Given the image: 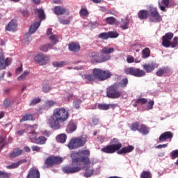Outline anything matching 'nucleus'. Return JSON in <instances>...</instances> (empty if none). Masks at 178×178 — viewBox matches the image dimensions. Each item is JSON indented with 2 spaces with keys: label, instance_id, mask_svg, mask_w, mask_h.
Segmentation results:
<instances>
[{
  "label": "nucleus",
  "instance_id": "obj_58",
  "mask_svg": "<svg viewBox=\"0 0 178 178\" xmlns=\"http://www.w3.org/2000/svg\"><path fill=\"white\" fill-rule=\"evenodd\" d=\"M173 40H174V42H171V44H170L171 48H175L177 44L178 37H175Z\"/></svg>",
  "mask_w": 178,
  "mask_h": 178
},
{
  "label": "nucleus",
  "instance_id": "obj_38",
  "mask_svg": "<svg viewBox=\"0 0 178 178\" xmlns=\"http://www.w3.org/2000/svg\"><path fill=\"white\" fill-rule=\"evenodd\" d=\"M29 138L31 140L32 143H35V141L37 140V132L35 131H31L29 132Z\"/></svg>",
  "mask_w": 178,
  "mask_h": 178
},
{
  "label": "nucleus",
  "instance_id": "obj_25",
  "mask_svg": "<svg viewBox=\"0 0 178 178\" xmlns=\"http://www.w3.org/2000/svg\"><path fill=\"white\" fill-rule=\"evenodd\" d=\"M67 138V136L65 134H61L56 136V140L58 143H61L63 144L66 143V139Z\"/></svg>",
  "mask_w": 178,
  "mask_h": 178
},
{
  "label": "nucleus",
  "instance_id": "obj_47",
  "mask_svg": "<svg viewBox=\"0 0 178 178\" xmlns=\"http://www.w3.org/2000/svg\"><path fill=\"white\" fill-rule=\"evenodd\" d=\"M101 58L102 59L100 60V62H106V60H109V59H111V56L109 54H102Z\"/></svg>",
  "mask_w": 178,
  "mask_h": 178
},
{
  "label": "nucleus",
  "instance_id": "obj_40",
  "mask_svg": "<svg viewBox=\"0 0 178 178\" xmlns=\"http://www.w3.org/2000/svg\"><path fill=\"white\" fill-rule=\"evenodd\" d=\"M49 40H51V41L54 44V45H56V44H58V42L59 36H58L56 35H51L49 37Z\"/></svg>",
  "mask_w": 178,
  "mask_h": 178
},
{
  "label": "nucleus",
  "instance_id": "obj_32",
  "mask_svg": "<svg viewBox=\"0 0 178 178\" xmlns=\"http://www.w3.org/2000/svg\"><path fill=\"white\" fill-rule=\"evenodd\" d=\"M138 16L140 20H144V19H147V17H148V12L145 10H141L138 12Z\"/></svg>",
  "mask_w": 178,
  "mask_h": 178
},
{
  "label": "nucleus",
  "instance_id": "obj_53",
  "mask_svg": "<svg viewBox=\"0 0 178 178\" xmlns=\"http://www.w3.org/2000/svg\"><path fill=\"white\" fill-rule=\"evenodd\" d=\"M170 156L172 159H176V158H178V149L173 150L170 153Z\"/></svg>",
  "mask_w": 178,
  "mask_h": 178
},
{
  "label": "nucleus",
  "instance_id": "obj_29",
  "mask_svg": "<svg viewBox=\"0 0 178 178\" xmlns=\"http://www.w3.org/2000/svg\"><path fill=\"white\" fill-rule=\"evenodd\" d=\"M90 58H91V60H93V62H97V63L101 62V60H99V54L97 52L92 53L90 55Z\"/></svg>",
  "mask_w": 178,
  "mask_h": 178
},
{
  "label": "nucleus",
  "instance_id": "obj_30",
  "mask_svg": "<svg viewBox=\"0 0 178 178\" xmlns=\"http://www.w3.org/2000/svg\"><path fill=\"white\" fill-rule=\"evenodd\" d=\"M163 3V5H162ZM162 3H159V8L163 12H166V6H169V0H162Z\"/></svg>",
  "mask_w": 178,
  "mask_h": 178
},
{
  "label": "nucleus",
  "instance_id": "obj_12",
  "mask_svg": "<svg viewBox=\"0 0 178 178\" xmlns=\"http://www.w3.org/2000/svg\"><path fill=\"white\" fill-rule=\"evenodd\" d=\"M98 37L101 38V40H108V38H118L119 37V33L116 31L103 32L99 34Z\"/></svg>",
  "mask_w": 178,
  "mask_h": 178
},
{
  "label": "nucleus",
  "instance_id": "obj_35",
  "mask_svg": "<svg viewBox=\"0 0 178 178\" xmlns=\"http://www.w3.org/2000/svg\"><path fill=\"white\" fill-rule=\"evenodd\" d=\"M29 74H30V71L26 70L23 72L22 74H21L17 78V80H18V81H23L26 80V77H27V76H29Z\"/></svg>",
  "mask_w": 178,
  "mask_h": 178
},
{
  "label": "nucleus",
  "instance_id": "obj_16",
  "mask_svg": "<svg viewBox=\"0 0 178 178\" xmlns=\"http://www.w3.org/2000/svg\"><path fill=\"white\" fill-rule=\"evenodd\" d=\"M9 65H10V58H7L5 59L3 55L0 53V70H5Z\"/></svg>",
  "mask_w": 178,
  "mask_h": 178
},
{
  "label": "nucleus",
  "instance_id": "obj_8",
  "mask_svg": "<svg viewBox=\"0 0 178 178\" xmlns=\"http://www.w3.org/2000/svg\"><path fill=\"white\" fill-rule=\"evenodd\" d=\"M149 13L150 17L149 18V22L151 23H159V22H162V17L158 13L156 8L150 7Z\"/></svg>",
  "mask_w": 178,
  "mask_h": 178
},
{
  "label": "nucleus",
  "instance_id": "obj_42",
  "mask_svg": "<svg viewBox=\"0 0 178 178\" xmlns=\"http://www.w3.org/2000/svg\"><path fill=\"white\" fill-rule=\"evenodd\" d=\"M92 175H94V170L92 169H90V168H87L85 171L84 173V176L85 177H91V176H92Z\"/></svg>",
  "mask_w": 178,
  "mask_h": 178
},
{
  "label": "nucleus",
  "instance_id": "obj_18",
  "mask_svg": "<svg viewBox=\"0 0 178 178\" xmlns=\"http://www.w3.org/2000/svg\"><path fill=\"white\" fill-rule=\"evenodd\" d=\"M26 178H40V171L34 168H31Z\"/></svg>",
  "mask_w": 178,
  "mask_h": 178
},
{
  "label": "nucleus",
  "instance_id": "obj_21",
  "mask_svg": "<svg viewBox=\"0 0 178 178\" xmlns=\"http://www.w3.org/2000/svg\"><path fill=\"white\" fill-rule=\"evenodd\" d=\"M16 27H17V24H16V21L13 19L6 26V30H7V31H15Z\"/></svg>",
  "mask_w": 178,
  "mask_h": 178
},
{
  "label": "nucleus",
  "instance_id": "obj_11",
  "mask_svg": "<svg viewBox=\"0 0 178 178\" xmlns=\"http://www.w3.org/2000/svg\"><path fill=\"white\" fill-rule=\"evenodd\" d=\"M127 74H131L135 77H143L145 76V71L140 70V68L129 67L126 70Z\"/></svg>",
  "mask_w": 178,
  "mask_h": 178
},
{
  "label": "nucleus",
  "instance_id": "obj_22",
  "mask_svg": "<svg viewBox=\"0 0 178 178\" xmlns=\"http://www.w3.org/2000/svg\"><path fill=\"white\" fill-rule=\"evenodd\" d=\"M138 131L139 133H140V134H143V136H147V134H149V129L147 128L145 124H142L139 127Z\"/></svg>",
  "mask_w": 178,
  "mask_h": 178
},
{
  "label": "nucleus",
  "instance_id": "obj_31",
  "mask_svg": "<svg viewBox=\"0 0 178 178\" xmlns=\"http://www.w3.org/2000/svg\"><path fill=\"white\" fill-rule=\"evenodd\" d=\"M45 143H47V138L44 136H39L38 138H36L35 141V144H38L39 145H44Z\"/></svg>",
  "mask_w": 178,
  "mask_h": 178
},
{
  "label": "nucleus",
  "instance_id": "obj_48",
  "mask_svg": "<svg viewBox=\"0 0 178 178\" xmlns=\"http://www.w3.org/2000/svg\"><path fill=\"white\" fill-rule=\"evenodd\" d=\"M81 104V100L79 99H76L74 100V106L76 109H79V108H80Z\"/></svg>",
  "mask_w": 178,
  "mask_h": 178
},
{
  "label": "nucleus",
  "instance_id": "obj_50",
  "mask_svg": "<svg viewBox=\"0 0 178 178\" xmlns=\"http://www.w3.org/2000/svg\"><path fill=\"white\" fill-rule=\"evenodd\" d=\"M84 79L88 80V81H93L94 79H95V75L92 74H85Z\"/></svg>",
  "mask_w": 178,
  "mask_h": 178
},
{
  "label": "nucleus",
  "instance_id": "obj_17",
  "mask_svg": "<svg viewBox=\"0 0 178 178\" xmlns=\"http://www.w3.org/2000/svg\"><path fill=\"white\" fill-rule=\"evenodd\" d=\"M143 67L144 70H145L146 73H151V72H154V70L158 67V64L154 62H152L149 63L144 64Z\"/></svg>",
  "mask_w": 178,
  "mask_h": 178
},
{
  "label": "nucleus",
  "instance_id": "obj_2",
  "mask_svg": "<svg viewBox=\"0 0 178 178\" xmlns=\"http://www.w3.org/2000/svg\"><path fill=\"white\" fill-rule=\"evenodd\" d=\"M68 118L69 113L66 111V109L58 108L54 111L53 115L47 120V123L54 130H59L63 127L62 124Z\"/></svg>",
  "mask_w": 178,
  "mask_h": 178
},
{
  "label": "nucleus",
  "instance_id": "obj_61",
  "mask_svg": "<svg viewBox=\"0 0 178 178\" xmlns=\"http://www.w3.org/2000/svg\"><path fill=\"white\" fill-rule=\"evenodd\" d=\"M156 76H158L159 77H162V76H163V71H162L161 68H159L156 72Z\"/></svg>",
  "mask_w": 178,
  "mask_h": 178
},
{
  "label": "nucleus",
  "instance_id": "obj_55",
  "mask_svg": "<svg viewBox=\"0 0 178 178\" xmlns=\"http://www.w3.org/2000/svg\"><path fill=\"white\" fill-rule=\"evenodd\" d=\"M79 14L82 15V16H88V10L86 8H81L79 11Z\"/></svg>",
  "mask_w": 178,
  "mask_h": 178
},
{
  "label": "nucleus",
  "instance_id": "obj_41",
  "mask_svg": "<svg viewBox=\"0 0 178 178\" xmlns=\"http://www.w3.org/2000/svg\"><path fill=\"white\" fill-rule=\"evenodd\" d=\"M140 178H152V175L149 171H143L140 175Z\"/></svg>",
  "mask_w": 178,
  "mask_h": 178
},
{
  "label": "nucleus",
  "instance_id": "obj_6",
  "mask_svg": "<svg viewBox=\"0 0 178 178\" xmlns=\"http://www.w3.org/2000/svg\"><path fill=\"white\" fill-rule=\"evenodd\" d=\"M106 95L108 98H111L112 99H116L122 95V92L118 90V85H111L107 88Z\"/></svg>",
  "mask_w": 178,
  "mask_h": 178
},
{
  "label": "nucleus",
  "instance_id": "obj_49",
  "mask_svg": "<svg viewBox=\"0 0 178 178\" xmlns=\"http://www.w3.org/2000/svg\"><path fill=\"white\" fill-rule=\"evenodd\" d=\"M40 102H41V99L40 98H36V99H33L31 103H30V106H34V105H37V104H40Z\"/></svg>",
  "mask_w": 178,
  "mask_h": 178
},
{
  "label": "nucleus",
  "instance_id": "obj_27",
  "mask_svg": "<svg viewBox=\"0 0 178 178\" xmlns=\"http://www.w3.org/2000/svg\"><path fill=\"white\" fill-rule=\"evenodd\" d=\"M23 150L15 148L13 151L10 154V158H16V156H19V155H22Z\"/></svg>",
  "mask_w": 178,
  "mask_h": 178
},
{
  "label": "nucleus",
  "instance_id": "obj_9",
  "mask_svg": "<svg viewBox=\"0 0 178 178\" xmlns=\"http://www.w3.org/2000/svg\"><path fill=\"white\" fill-rule=\"evenodd\" d=\"M62 162H63V159L60 157L49 156L44 161L45 165L44 166V169H45V168H52L55 164L59 165V163H62Z\"/></svg>",
  "mask_w": 178,
  "mask_h": 178
},
{
  "label": "nucleus",
  "instance_id": "obj_4",
  "mask_svg": "<svg viewBox=\"0 0 178 178\" xmlns=\"http://www.w3.org/2000/svg\"><path fill=\"white\" fill-rule=\"evenodd\" d=\"M87 143V136L83 135L79 138H72L67 145L70 149H76V148H80L84 147Z\"/></svg>",
  "mask_w": 178,
  "mask_h": 178
},
{
  "label": "nucleus",
  "instance_id": "obj_57",
  "mask_svg": "<svg viewBox=\"0 0 178 178\" xmlns=\"http://www.w3.org/2000/svg\"><path fill=\"white\" fill-rule=\"evenodd\" d=\"M0 178H9V174L0 171Z\"/></svg>",
  "mask_w": 178,
  "mask_h": 178
},
{
  "label": "nucleus",
  "instance_id": "obj_5",
  "mask_svg": "<svg viewBox=\"0 0 178 178\" xmlns=\"http://www.w3.org/2000/svg\"><path fill=\"white\" fill-rule=\"evenodd\" d=\"M92 72L95 77L99 79L101 81L108 80V79H110V77L112 76V72L108 70H103L101 68H95Z\"/></svg>",
  "mask_w": 178,
  "mask_h": 178
},
{
  "label": "nucleus",
  "instance_id": "obj_46",
  "mask_svg": "<svg viewBox=\"0 0 178 178\" xmlns=\"http://www.w3.org/2000/svg\"><path fill=\"white\" fill-rule=\"evenodd\" d=\"M37 12L38 13L39 19H40V20H44V19H45V13H44V10L38 9Z\"/></svg>",
  "mask_w": 178,
  "mask_h": 178
},
{
  "label": "nucleus",
  "instance_id": "obj_14",
  "mask_svg": "<svg viewBox=\"0 0 178 178\" xmlns=\"http://www.w3.org/2000/svg\"><path fill=\"white\" fill-rule=\"evenodd\" d=\"M173 38V33H167L165 35L163 36L162 38V44L163 47H165V48H169L170 45L172 44V42H170V40Z\"/></svg>",
  "mask_w": 178,
  "mask_h": 178
},
{
  "label": "nucleus",
  "instance_id": "obj_3",
  "mask_svg": "<svg viewBox=\"0 0 178 178\" xmlns=\"http://www.w3.org/2000/svg\"><path fill=\"white\" fill-rule=\"evenodd\" d=\"M122 148V143L113 144L106 146L102 149V152L105 154H113L117 152L118 155H122L123 154H129L134 149V147L132 145H128ZM120 149V150H119Z\"/></svg>",
  "mask_w": 178,
  "mask_h": 178
},
{
  "label": "nucleus",
  "instance_id": "obj_44",
  "mask_svg": "<svg viewBox=\"0 0 178 178\" xmlns=\"http://www.w3.org/2000/svg\"><path fill=\"white\" fill-rule=\"evenodd\" d=\"M52 88H51V86H49V84L48 83H44L42 87V90L43 91V92H49V91H51Z\"/></svg>",
  "mask_w": 178,
  "mask_h": 178
},
{
  "label": "nucleus",
  "instance_id": "obj_54",
  "mask_svg": "<svg viewBox=\"0 0 178 178\" xmlns=\"http://www.w3.org/2000/svg\"><path fill=\"white\" fill-rule=\"evenodd\" d=\"M46 106H49V108L54 106L56 105V102H54L53 100H49L45 102Z\"/></svg>",
  "mask_w": 178,
  "mask_h": 178
},
{
  "label": "nucleus",
  "instance_id": "obj_37",
  "mask_svg": "<svg viewBox=\"0 0 178 178\" xmlns=\"http://www.w3.org/2000/svg\"><path fill=\"white\" fill-rule=\"evenodd\" d=\"M58 20L60 24L66 25V24H70V18L68 19H64L62 17H58Z\"/></svg>",
  "mask_w": 178,
  "mask_h": 178
},
{
  "label": "nucleus",
  "instance_id": "obj_28",
  "mask_svg": "<svg viewBox=\"0 0 178 178\" xmlns=\"http://www.w3.org/2000/svg\"><path fill=\"white\" fill-rule=\"evenodd\" d=\"M106 22L107 24H111V26H118V21L113 17H108L106 18Z\"/></svg>",
  "mask_w": 178,
  "mask_h": 178
},
{
  "label": "nucleus",
  "instance_id": "obj_60",
  "mask_svg": "<svg viewBox=\"0 0 178 178\" xmlns=\"http://www.w3.org/2000/svg\"><path fill=\"white\" fill-rule=\"evenodd\" d=\"M99 122V118H98V117L95 116L92 118V123L95 126H97V124H98V123Z\"/></svg>",
  "mask_w": 178,
  "mask_h": 178
},
{
  "label": "nucleus",
  "instance_id": "obj_59",
  "mask_svg": "<svg viewBox=\"0 0 178 178\" xmlns=\"http://www.w3.org/2000/svg\"><path fill=\"white\" fill-rule=\"evenodd\" d=\"M40 51H42V52H48V45L44 44L40 47Z\"/></svg>",
  "mask_w": 178,
  "mask_h": 178
},
{
  "label": "nucleus",
  "instance_id": "obj_39",
  "mask_svg": "<svg viewBox=\"0 0 178 178\" xmlns=\"http://www.w3.org/2000/svg\"><path fill=\"white\" fill-rule=\"evenodd\" d=\"M52 65L54 67H63L66 65V63L65 61H54Z\"/></svg>",
  "mask_w": 178,
  "mask_h": 178
},
{
  "label": "nucleus",
  "instance_id": "obj_24",
  "mask_svg": "<svg viewBox=\"0 0 178 178\" xmlns=\"http://www.w3.org/2000/svg\"><path fill=\"white\" fill-rule=\"evenodd\" d=\"M26 162H27L26 159H22V160H20V161H19L16 163H14L11 165H8L7 168L8 169H16V168H19V166H20V164L26 163Z\"/></svg>",
  "mask_w": 178,
  "mask_h": 178
},
{
  "label": "nucleus",
  "instance_id": "obj_13",
  "mask_svg": "<svg viewBox=\"0 0 178 178\" xmlns=\"http://www.w3.org/2000/svg\"><path fill=\"white\" fill-rule=\"evenodd\" d=\"M172 138H173V133L170 131H165L160 135L157 143H165V141L168 140H169V141H172Z\"/></svg>",
  "mask_w": 178,
  "mask_h": 178
},
{
  "label": "nucleus",
  "instance_id": "obj_26",
  "mask_svg": "<svg viewBox=\"0 0 178 178\" xmlns=\"http://www.w3.org/2000/svg\"><path fill=\"white\" fill-rule=\"evenodd\" d=\"M76 129L77 127L76 126V124L73 122H70L67 127V133H73V131H76Z\"/></svg>",
  "mask_w": 178,
  "mask_h": 178
},
{
  "label": "nucleus",
  "instance_id": "obj_34",
  "mask_svg": "<svg viewBox=\"0 0 178 178\" xmlns=\"http://www.w3.org/2000/svg\"><path fill=\"white\" fill-rule=\"evenodd\" d=\"M115 51V49L113 47H104L102 50L101 52L102 54L104 55H109V54H113V52Z\"/></svg>",
  "mask_w": 178,
  "mask_h": 178
},
{
  "label": "nucleus",
  "instance_id": "obj_51",
  "mask_svg": "<svg viewBox=\"0 0 178 178\" xmlns=\"http://www.w3.org/2000/svg\"><path fill=\"white\" fill-rule=\"evenodd\" d=\"M129 83V80L127 79H122L120 83V87H127V84Z\"/></svg>",
  "mask_w": 178,
  "mask_h": 178
},
{
  "label": "nucleus",
  "instance_id": "obj_7",
  "mask_svg": "<svg viewBox=\"0 0 178 178\" xmlns=\"http://www.w3.org/2000/svg\"><path fill=\"white\" fill-rule=\"evenodd\" d=\"M40 26H41V21L36 22L33 23L32 25H31L29 28V32L26 33L24 35V40L25 42H30V41H31V34H34V33L37 31Z\"/></svg>",
  "mask_w": 178,
  "mask_h": 178
},
{
  "label": "nucleus",
  "instance_id": "obj_36",
  "mask_svg": "<svg viewBox=\"0 0 178 178\" xmlns=\"http://www.w3.org/2000/svg\"><path fill=\"white\" fill-rule=\"evenodd\" d=\"M12 104H13V101L12 99L9 98L6 99L3 103V108H4V109H6L7 108H9L10 105H12Z\"/></svg>",
  "mask_w": 178,
  "mask_h": 178
},
{
  "label": "nucleus",
  "instance_id": "obj_19",
  "mask_svg": "<svg viewBox=\"0 0 178 178\" xmlns=\"http://www.w3.org/2000/svg\"><path fill=\"white\" fill-rule=\"evenodd\" d=\"M129 24L130 20H129L127 18L122 19L121 22L118 21L117 22V26H120V29L122 30H127Z\"/></svg>",
  "mask_w": 178,
  "mask_h": 178
},
{
  "label": "nucleus",
  "instance_id": "obj_45",
  "mask_svg": "<svg viewBox=\"0 0 178 178\" xmlns=\"http://www.w3.org/2000/svg\"><path fill=\"white\" fill-rule=\"evenodd\" d=\"M0 148L3 149L6 145H8V143L5 140V138L3 136H0Z\"/></svg>",
  "mask_w": 178,
  "mask_h": 178
},
{
  "label": "nucleus",
  "instance_id": "obj_10",
  "mask_svg": "<svg viewBox=\"0 0 178 178\" xmlns=\"http://www.w3.org/2000/svg\"><path fill=\"white\" fill-rule=\"evenodd\" d=\"M35 60L37 62L40 66H44V65H47L49 63V60H51V58L48 56L44 55L42 53H39L35 57Z\"/></svg>",
  "mask_w": 178,
  "mask_h": 178
},
{
  "label": "nucleus",
  "instance_id": "obj_1",
  "mask_svg": "<svg viewBox=\"0 0 178 178\" xmlns=\"http://www.w3.org/2000/svg\"><path fill=\"white\" fill-rule=\"evenodd\" d=\"M72 159V165L63 168V172L67 175L70 173H77L81 170V166L83 163L84 165H88L90 163V150H82L79 152H74L70 155Z\"/></svg>",
  "mask_w": 178,
  "mask_h": 178
},
{
  "label": "nucleus",
  "instance_id": "obj_43",
  "mask_svg": "<svg viewBox=\"0 0 178 178\" xmlns=\"http://www.w3.org/2000/svg\"><path fill=\"white\" fill-rule=\"evenodd\" d=\"M140 129V124L138 122L132 123L131 125V130L132 131H138Z\"/></svg>",
  "mask_w": 178,
  "mask_h": 178
},
{
  "label": "nucleus",
  "instance_id": "obj_23",
  "mask_svg": "<svg viewBox=\"0 0 178 178\" xmlns=\"http://www.w3.org/2000/svg\"><path fill=\"white\" fill-rule=\"evenodd\" d=\"M69 49L72 52H79L80 51V44L79 43L72 42L69 44Z\"/></svg>",
  "mask_w": 178,
  "mask_h": 178
},
{
  "label": "nucleus",
  "instance_id": "obj_15",
  "mask_svg": "<svg viewBox=\"0 0 178 178\" xmlns=\"http://www.w3.org/2000/svg\"><path fill=\"white\" fill-rule=\"evenodd\" d=\"M54 13L57 16H62V15H69L70 12L69 11V10H67V8H66L63 6H56L54 8Z\"/></svg>",
  "mask_w": 178,
  "mask_h": 178
},
{
  "label": "nucleus",
  "instance_id": "obj_64",
  "mask_svg": "<svg viewBox=\"0 0 178 178\" xmlns=\"http://www.w3.org/2000/svg\"><path fill=\"white\" fill-rule=\"evenodd\" d=\"M168 147V144L159 145L156 146L157 149H162V148H166Z\"/></svg>",
  "mask_w": 178,
  "mask_h": 178
},
{
  "label": "nucleus",
  "instance_id": "obj_20",
  "mask_svg": "<svg viewBox=\"0 0 178 178\" xmlns=\"http://www.w3.org/2000/svg\"><path fill=\"white\" fill-rule=\"evenodd\" d=\"M116 106H118L115 104H99L97 108L100 111H108V109H115Z\"/></svg>",
  "mask_w": 178,
  "mask_h": 178
},
{
  "label": "nucleus",
  "instance_id": "obj_52",
  "mask_svg": "<svg viewBox=\"0 0 178 178\" xmlns=\"http://www.w3.org/2000/svg\"><path fill=\"white\" fill-rule=\"evenodd\" d=\"M148 101L145 98H140L136 100V104H142V105H144V104H147Z\"/></svg>",
  "mask_w": 178,
  "mask_h": 178
},
{
  "label": "nucleus",
  "instance_id": "obj_56",
  "mask_svg": "<svg viewBox=\"0 0 178 178\" xmlns=\"http://www.w3.org/2000/svg\"><path fill=\"white\" fill-rule=\"evenodd\" d=\"M154 100H150L148 103H147V110L149 111V109H152L153 106H154Z\"/></svg>",
  "mask_w": 178,
  "mask_h": 178
},
{
  "label": "nucleus",
  "instance_id": "obj_33",
  "mask_svg": "<svg viewBox=\"0 0 178 178\" xmlns=\"http://www.w3.org/2000/svg\"><path fill=\"white\" fill-rule=\"evenodd\" d=\"M150 55H151V50H149V48L146 47L143 50L142 58H143V59H147V58H149Z\"/></svg>",
  "mask_w": 178,
  "mask_h": 178
},
{
  "label": "nucleus",
  "instance_id": "obj_62",
  "mask_svg": "<svg viewBox=\"0 0 178 178\" xmlns=\"http://www.w3.org/2000/svg\"><path fill=\"white\" fill-rule=\"evenodd\" d=\"M161 69L163 71V73L164 74H166L169 73V72H170V68H169L168 67H164L161 68Z\"/></svg>",
  "mask_w": 178,
  "mask_h": 178
},
{
  "label": "nucleus",
  "instance_id": "obj_63",
  "mask_svg": "<svg viewBox=\"0 0 178 178\" xmlns=\"http://www.w3.org/2000/svg\"><path fill=\"white\" fill-rule=\"evenodd\" d=\"M127 62H128V63H133L134 62V58L131 56H128Z\"/></svg>",
  "mask_w": 178,
  "mask_h": 178
}]
</instances>
